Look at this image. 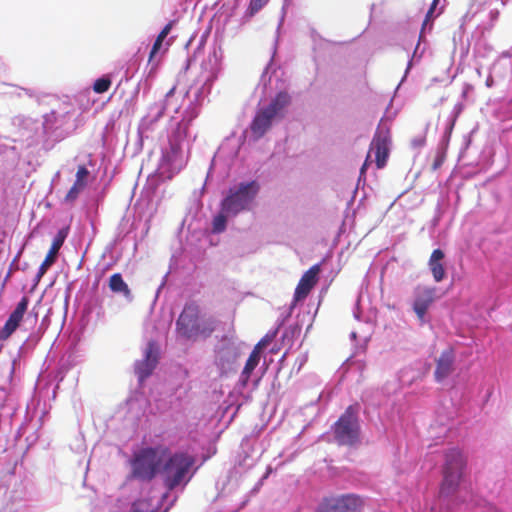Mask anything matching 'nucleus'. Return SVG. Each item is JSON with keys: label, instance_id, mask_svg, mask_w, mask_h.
I'll return each instance as SVG.
<instances>
[{"label": "nucleus", "instance_id": "1", "mask_svg": "<svg viewBox=\"0 0 512 512\" xmlns=\"http://www.w3.org/2000/svg\"><path fill=\"white\" fill-rule=\"evenodd\" d=\"M218 320L205 317L200 305L195 301L187 302L176 320V333L185 340L196 341L209 338L216 330Z\"/></svg>", "mask_w": 512, "mask_h": 512}, {"label": "nucleus", "instance_id": "2", "mask_svg": "<svg viewBox=\"0 0 512 512\" xmlns=\"http://www.w3.org/2000/svg\"><path fill=\"white\" fill-rule=\"evenodd\" d=\"M169 455L164 445L142 448L131 459V475L142 481H151L161 470V464Z\"/></svg>", "mask_w": 512, "mask_h": 512}, {"label": "nucleus", "instance_id": "3", "mask_svg": "<svg viewBox=\"0 0 512 512\" xmlns=\"http://www.w3.org/2000/svg\"><path fill=\"white\" fill-rule=\"evenodd\" d=\"M194 464L195 458L192 455L186 452L171 454L169 451V455L164 458L160 470L166 488L173 490L182 483H187L190 480L187 475Z\"/></svg>", "mask_w": 512, "mask_h": 512}, {"label": "nucleus", "instance_id": "4", "mask_svg": "<svg viewBox=\"0 0 512 512\" xmlns=\"http://www.w3.org/2000/svg\"><path fill=\"white\" fill-rule=\"evenodd\" d=\"M259 190L260 185L255 180L241 182L229 188L227 195L221 201L222 212L236 216L242 211L250 210Z\"/></svg>", "mask_w": 512, "mask_h": 512}, {"label": "nucleus", "instance_id": "5", "mask_svg": "<svg viewBox=\"0 0 512 512\" xmlns=\"http://www.w3.org/2000/svg\"><path fill=\"white\" fill-rule=\"evenodd\" d=\"M358 413L359 405H350L335 422L333 434L339 445L353 446L359 441L360 424Z\"/></svg>", "mask_w": 512, "mask_h": 512}, {"label": "nucleus", "instance_id": "6", "mask_svg": "<svg viewBox=\"0 0 512 512\" xmlns=\"http://www.w3.org/2000/svg\"><path fill=\"white\" fill-rule=\"evenodd\" d=\"M464 463L462 453L458 449H451L447 452L444 478L440 490L441 494L449 495L455 490L459 483Z\"/></svg>", "mask_w": 512, "mask_h": 512}, {"label": "nucleus", "instance_id": "7", "mask_svg": "<svg viewBox=\"0 0 512 512\" xmlns=\"http://www.w3.org/2000/svg\"><path fill=\"white\" fill-rule=\"evenodd\" d=\"M362 499L354 494H346L325 498L318 508V512H361Z\"/></svg>", "mask_w": 512, "mask_h": 512}, {"label": "nucleus", "instance_id": "8", "mask_svg": "<svg viewBox=\"0 0 512 512\" xmlns=\"http://www.w3.org/2000/svg\"><path fill=\"white\" fill-rule=\"evenodd\" d=\"M390 143V128L381 123L378 126L370 144V152H375V163L378 169L384 168L387 163Z\"/></svg>", "mask_w": 512, "mask_h": 512}, {"label": "nucleus", "instance_id": "9", "mask_svg": "<svg viewBox=\"0 0 512 512\" xmlns=\"http://www.w3.org/2000/svg\"><path fill=\"white\" fill-rule=\"evenodd\" d=\"M158 363V347L154 341H149L144 352V359L137 362L135 372L140 382L147 379Z\"/></svg>", "mask_w": 512, "mask_h": 512}, {"label": "nucleus", "instance_id": "10", "mask_svg": "<svg viewBox=\"0 0 512 512\" xmlns=\"http://www.w3.org/2000/svg\"><path fill=\"white\" fill-rule=\"evenodd\" d=\"M436 289L434 287H427L418 285L414 289V302L413 310L419 320L423 321L425 314L429 307L435 300Z\"/></svg>", "mask_w": 512, "mask_h": 512}, {"label": "nucleus", "instance_id": "11", "mask_svg": "<svg viewBox=\"0 0 512 512\" xmlns=\"http://www.w3.org/2000/svg\"><path fill=\"white\" fill-rule=\"evenodd\" d=\"M321 271L320 264L311 266L300 278L294 292V300H304L318 282Z\"/></svg>", "mask_w": 512, "mask_h": 512}, {"label": "nucleus", "instance_id": "12", "mask_svg": "<svg viewBox=\"0 0 512 512\" xmlns=\"http://www.w3.org/2000/svg\"><path fill=\"white\" fill-rule=\"evenodd\" d=\"M28 304L29 298L27 296H23L21 300L18 302L15 309L10 314L1 331L0 338L2 340L8 339L17 330L24 317V314L27 311Z\"/></svg>", "mask_w": 512, "mask_h": 512}, {"label": "nucleus", "instance_id": "13", "mask_svg": "<svg viewBox=\"0 0 512 512\" xmlns=\"http://www.w3.org/2000/svg\"><path fill=\"white\" fill-rule=\"evenodd\" d=\"M68 235V228L60 229L55 236L52 245L49 249V252L47 253L44 261L39 267L37 278L40 279L44 276V274L47 272L49 267H51L54 262L56 261L57 254L62 247L66 237Z\"/></svg>", "mask_w": 512, "mask_h": 512}, {"label": "nucleus", "instance_id": "14", "mask_svg": "<svg viewBox=\"0 0 512 512\" xmlns=\"http://www.w3.org/2000/svg\"><path fill=\"white\" fill-rule=\"evenodd\" d=\"M455 353L452 347H448L440 354L436 360L434 377L437 382H442L454 370Z\"/></svg>", "mask_w": 512, "mask_h": 512}, {"label": "nucleus", "instance_id": "15", "mask_svg": "<svg viewBox=\"0 0 512 512\" xmlns=\"http://www.w3.org/2000/svg\"><path fill=\"white\" fill-rule=\"evenodd\" d=\"M274 117L264 108L257 110L250 124V130L255 139H260L271 128Z\"/></svg>", "mask_w": 512, "mask_h": 512}, {"label": "nucleus", "instance_id": "16", "mask_svg": "<svg viewBox=\"0 0 512 512\" xmlns=\"http://www.w3.org/2000/svg\"><path fill=\"white\" fill-rule=\"evenodd\" d=\"M173 25H174V21H170L169 23H167L164 26V28L160 31L158 36L156 37V40L152 46V49L150 51L149 58H148V64L151 66L150 73L155 72L158 68L160 59H157V53L160 50V48L163 44V41L165 40V38L168 36L171 29L173 28Z\"/></svg>", "mask_w": 512, "mask_h": 512}, {"label": "nucleus", "instance_id": "17", "mask_svg": "<svg viewBox=\"0 0 512 512\" xmlns=\"http://www.w3.org/2000/svg\"><path fill=\"white\" fill-rule=\"evenodd\" d=\"M444 257L445 254L441 249H435L431 253V256L428 261V265L431 270L433 279L436 282H441L446 275L445 268L442 264Z\"/></svg>", "mask_w": 512, "mask_h": 512}, {"label": "nucleus", "instance_id": "18", "mask_svg": "<svg viewBox=\"0 0 512 512\" xmlns=\"http://www.w3.org/2000/svg\"><path fill=\"white\" fill-rule=\"evenodd\" d=\"M290 102V95L285 91H281L276 94L269 105L264 107V109L275 118L290 104Z\"/></svg>", "mask_w": 512, "mask_h": 512}, {"label": "nucleus", "instance_id": "19", "mask_svg": "<svg viewBox=\"0 0 512 512\" xmlns=\"http://www.w3.org/2000/svg\"><path fill=\"white\" fill-rule=\"evenodd\" d=\"M108 286L113 293L122 294L126 298L131 297V290L120 273H114L110 276Z\"/></svg>", "mask_w": 512, "mask_h": 512}, {"label": "nucleus", "instance_id": "20", "mask_svg": "<svg viewBox=\"0 0 512 512\" xmlns=\"http://www.w3.org/2000/svg\"><path fill=\"white\" fill-rule=\"evenodd\" d=\"M259 361H260V354L258 353V348L253 349L252 352L250 353V355L245 363V366L242 370V373H241V379H242L243 384H246L248 382L253 370L256 368Z\"/></svg>", "mask_w": 512, "mask_h": 512}, {"label": "nucleus", "instance_id": "21", "mask_svg": "<svg viewBox=\"0 0 512 512\" xmlns=\"http://www.w3.org/2000/svg\"><path fill=\"white\" fill-rule=\"evenodd\" d=\"M129 512H155V507L149 499L135 501Z\"/></svg>", "mask_w": 512, "mask_h": 512}, {"label": "nucleus", "instance_id": "22", "mask_svg": "<svg viewBox=\"0 0 512 512\" xmlns=\"http://www.w3.org/2000/svg\"><path fill=\"white\" fill-rule=\"evenodd\" d=\"M85 188H86V186L74 181L73 185L71 186V188L68 190L67 194L65 195L64 201L69 204L74 203L76 201V199L78 198L79 194Z\"/></svg>", "mask_w": 512, "mask_h": 512}, {"label": "nucleus", "instance_id": "23", "mask_svg": "<svg viewBox=\"0 0 512 512\" xmlns=\"http://www.w3.org/2000/svg\"><path fill=\"white\" fill-rule=\"evenodd\" d=\"M227 216L229 215L221 211L218 215L214 217L212 222L213 233H221L226 229Z\"/></svg>", "mask_w": 512, "mask_h": 512}, {"label": "nucleus", "instance_id": "24", "mask_svg": "<svg viewBox=\"0 0 512 512\" xmlns=\"http://www.w3.org/2000/svg\"><path fill=\"white\" fill-rule=\"evenodd\" d=\"M112 81L109 76H103L98 78L93 84V90L95 93L102 94L109 90Z\"/></svg>", "mask_w": 512, "mask_h": 512}, {"label": "nucleus", "instance_id": "25", "mask_svg": "<svg viewBox=\"0 0 512 512\" xmlns=\"http://www.w3.org/2000/svg\"><path fill=\"white\" fill-rule=\"evenodd\" d=\"M269 0H250L245 15L249 18L257 14Z\"/></svg>", "mask_w": 512, "mask_h": 512}, {"label": "nucleus", "instance_id": "26", "mask_svg": "<svg viewBox=\"0 0 512 512\" xmlns=\"http://www.w3.org/2000/svg\"><path fill=\"white\" fill-rule=\"evenodd\" d=\"M89 176V170L85 165L78 166L77 172H76V178L75 182H78L84 186H87V179Z\"/></svg>", "mask_w": 512, "mask_h": 512}, {"label": "nucleus", "instance_id": "27", "mask_svg": "<svg viewBox=\"0 0 512 512\" xmlns=\"http://www.w3.org/2000/svg\"><path fill=\"white\" fill-rule=\"evenodd\" d=\"M437 1H438V0H434V1H433L432 5H431V7H430V9H429V11H428V12H427V14H426V18H425V21H424L423 25H426V23L429 21L430 17L432 16L433 11H434V9H435V6H436V4H437Z\"/></svg>", "mask_w": 512, "mask_h": 512}, {"label": "nucleus", "instance_id": "28", "mask_svg": "<svg viewBox=\"0 0 512 512\" xmlns=\"http://www.w3.org/2000/svg\"><path fill=\"white\" fill-rule=\"evenodd\" d=\"M268 342H269V339H267V338L265 337V338L261 339V340H260V341L255 345V347H254L253 349H257V348H258V353L260 354L261 349H262L263 347H265V346L268 344Z\"/></svg>", "mask_w": 512, "mask_h": 512}, {"label": "nucleus", "instance_id": "29", "mask_svg": "<svg viewBox=\"0 0 512 512\" xmlns=\"http://www.w3.org/2000/svg\"><path fill=\"white\" fill-rule=\"evenodd\" d=\"M369 163H370V152L368 153V155H367V157H366V159H365V161H364V163H363V165H362V167L360 169V176H363L365 174L366 169H367Z\"/></svg>", "mask_w": 512, "mask_h": 512}]
</instances>
